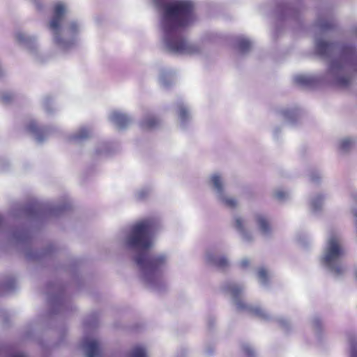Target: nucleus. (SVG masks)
<instances>
[{
	"label": "nucleus",
	"instance_id": "38",
	"mask_svg": "<svg viewBox=\"0 0 357 357\" xmlns=\"http://www.w3.org/2000/svg\"><path fill=\"white\" fill-rule=\"evenodd\" d=\"M354 215L357 218V212L354 213Z\"/></svg>",
	"mask_w": 357,
	"mask_h": 357
},
{
	"label": "nucleus",
	"instance_id": "7",
	"mask_svg": "<svg viewBox=\"0 0 357 357\" xmlns=\"http://www.w3.org/2000/svg\"><path fill=\"white\" fill-rule=\"evenodd\" d=\"M335 44L328 43L322 40H318L316 43V50L321 56H325L329 54L333 50Z\"/></svg>",
	"mask_w": 357,
	"mask_h": 357
},
{
	"label": "nucleus",
	"instance_id": "37",
	"mask_svg": "<svg viewBox=\"0 0 357 357\" xmlns=\"http://www.w3.org/2000/svg\"><path fill=\"white\" fill-rule=\"evenodd\" d=\"M355 277H356V278L357 280V270L355 271Z\"/></svg>",
	"mask_w": 357,
	"mask_h": 357
},
{
	"label": "nucleus",
	"instance_id": "20",
	"mask_svg": "<svg viewBox=\"0 0 357 357\" xmlns=\"http://www.w3.org/2000/svg\"><path fill=\"white\" fill-rule=\"evenodd\" d=\"M350 82L351 79L349 77L347 76L339 77L337 81V84L342 87L347 86L349 84Z\"/></svg>",
	"mask_w": 357,
	"mask_h": 357
},
{
	"label": "nucleus",
	"instance_id": "23",
	"mask_svg": "<svg viewBox=\"0 0 357 357\" xmlns=\"http://www.w3.org/2000/svg\"><path fill=\"white\" fill-rule=\"evenodd\" d=\"M178 115H179V117L182 120H185L187 119V117H188V110L185 108H184V107H181L179 109Z\"/></svg>",
	"mask_w": 357,
	"mask_h": 357
},
{
	"label": "nucleus",
	"instance_id": "3",
	"mask_svg": "<svg viewBox=\"0 0 357 357\" xmlns=\"http://www.w3.org/2000/svg\"><path fill=\"white\" fill-rule=\"evenodd\" d=\"M344 253V250L340 244L338 237L334 234H331L327 243L323 261L326 266L331 268L332 271L336 275H341L343 273V268L341 266L333 267V264L342 257Z\"/></svg>",
	"mask_w": 357,
	"mask_h": 357
},
{
	"label": "nucleus",
	"instance_id": "19",
	"mask_svg": "<svg viewBox=\"0 0 357 357\" xmlns=\"http://www.w3.org/2000/svg\"><path fill=\"white\" fill-rule=\"evenodd\" d=\"M67 29L70 34L76 35L79 31V26L76 22H73L68 25Z\"/></svg>",
	"mask_w": 357,
	"mask_h": 357
},
{
	"label": "nucleus",
	"instance_id": "21",
	"mask_svg": "<svg viewBox=\"0 0 357 357\" xmlns=\"http://www.w3.org/2000/svg\"><path fill=\"white\" fill-rule=\"evenodd\" d=\"M258 277L261 282H266L268 280V273L264 268H260L258 271Z\"/></svg>",
	"mask_w": 357,
	"mask_h": 357
},
{
	"label": "nucleus",
	"instance_id": "36",
	"mask_svg": "<svg viewBox=\"0 0 357 357\" xmlns=\"http://www.w3.org/2000/svg\"><path fill=\"white\" fill-rule=\"evenodd\" d=\"M2 223H3V218H2V217L0 215V227L1 226Z\"/></svg>",
	"mask_w": 357,
	"mask_h": 357
},
{
	"label": "nucleus",
	"instance_id": "4",
	"mask_svg": "<svg viewBox=\"0 0 357 357\" xmlns=\"http://www.w3.org/2000/svg\"><path fill=\"white\" fill-rule=\"evenodd\" d=\"M66 13L65 6L62 3H57L54 8V15L50 23V28L58 33L59 29L60 27L61 22L63 15Z\"/></svg>",
	"mask_w": 357,
	"mask_h": 357
},
{
	"label": "nucleus",
	"instance_id": "10",
	"mask_svg": "<svg viewBox=\"0 0 357 357\" xmlns=\"http://www.w3.org/2000/svg\"><path fill=\"white\" fill-rule=\"evenodd\" d=\"M296 84L298 85L310 86L314 83V79L306 75H298L294 78Z\"/></svg>",
	"mask_w": 357,
	"mask_h": 357
},
{
	"label": "nucleus",
	"instance_id": "17",
	"mask_svg": "<svg viewBox=\"0 0 357 357\" xmlns=\"http://www.w3.org/2000/svg\"><path fill=\"white\" fill-rule=\"evenodd\" d=\"M90 132L87 128H81L74 136L75 139H84L89 137Z\"/></svg>",
	"mask_w": 357,
	"mask_h": 357
},
{
	"label": "nucleus",
	"instance_id": "13",
	"mask_svg": "<svg viewBox=\"0 0 357 357\" xmlns=\"http://www.w3.org/2000/svg\"><path fill=\"white\" fill-rule=\"evenodd\" d=\"M237 43L239 50L242 52L248 51L252 46L250 41L244 38H239Z\"/></svg>",
	"mask_w": 357,
	"mask_h": 357
},
{
	"label": "nucleus",
	"instance_id": "25",
	"mask_svg": "<svg viewBox=\"0 0 357 357\" xmlns=\"http://www.w3.org/2000/svg\"><path fill=\"white\" fill-rule=\"evenodd\" d=\"M333 24L332 22H323V23H321V24H320V27L323 30L331 29L333 28Z\"/></svg>",
	"mask_w": 357,
	"mask_h": 357
},
{
	"label": "nucleus",
	"instance_id": "27",
	"mask_svg": "<svg viewBox=\"0 0 357 357\" xmlns=\"http://www.w3.org/2000/svg\"><path fill=\"white\" fill-rule=\"evenodd\" d=\"M16 38H17V40L21 43L25 42L26 40L25 36L22 33H17L16 35Z\"/></svg>",
	"mask_w": 357,
	"mask_h": 357
},
{
	"label": "nucleus",
	"instance_id": "22",
	"mask_svg": "<svg viewBox=\"0 0 357 357\" xmlns=\"http://www.w3.org/2000/svg\"><path fill=\"white\" fill-rule=\"evenodd\" d=\"M225 204L229 208H234L237 205V202L231 198H225L223 200Z\"/></svg>",
	"mask_w": 357,
	"mask_h": 357
},
{
	"label": "nucleus",
	"instance_id": "32",
	"mask_svg": "<svg viewBox=\"0 0 357 357\" xmlns=\"http://www.w3.org/2000/svg\"><path fill=\"white\" fill-rule=\"evenodd\" d=\"M354 51V48L351 47L348 48V50H345L344 52L347 54H351V53H353Z\"/></svg>",
	"mask_w": 357,
	"mask_h": 357
},
{
	"label": "nucleus",
	"instance_id": "24",
	"mask_svg": "<svg viewBox=\"0 0 357 357\" xmlns=\"http://www.w3.org/2000/svg\"><path fill=\"white\" fill-rule=\"evenodd\" d=\"M287 196V193L282 190H278L275 192V197L278 199L282 200Z\"/></svg>",
	"mask_w": 357,
	"mask_h": 357
},
{
	"label": "nucleus",
	"instance_id": "8",
	"mask_svg": "<svg viewBox=\"0 0 357 357\" xmlns=\"http://www.w3.org/2000/svg\"><path fill=\"white\" fill-rule=\"evenodd\" d=\"M256 221L258 225L259 229L262 234H266L271 231V227L270 222L265 216L262 215H257Z\"/></svg>",
	"mask_w": 357,
	"mask_h": 357
},
{
	"label": "nucleus",
	"instance_id": "6",
	"mask_svg": "<svg viewBox=\"0 0 357 357\" xmlns=\"http://www.w3.org/2000/svg\"><path fill=\"white\" fill-rule=\"evenodd\" d=\"M111 120L116 123L119 128H126L130 122V119L126 115L119 112H114L112 114Z\"/></svg>",
	"mask_w": 357,
	"mask_h": 357
},
{
	"label": "nucleus",
	"instance_id": "15",
	"mask_svg": "<svg viewBox=\"0 0 357 357\" xmlns=\"http://www.w3.org/2000/svg\"><path fill=\"white\" fill-rule=\"evenodd\" d=\"M212 261L213 264L219 268H225L227 267L229 264L227 259L223 257L213 258Z\"/></svg>",
	"mask_w": 357,
	"mask_h": 357
},
{
	"label": "nucleus",
	"instance_id": "14",
	"mask_svg": "<svg viewBox=\"0 0 357 357\" xmlns=\"http://www.w3.org/2000/svg\"><path fill=\"white\" fill-rule=\"evenodd\" d=\"M158 119L154 116H148L142 122V126L146 129H151L154 128L158 124Z\"/></svg>",
	"mask_w": 357,
	"mask_h": 357
},
{
	"label": "nucleus",
	"instance_id": "26",
	"mask_svg": "<svg viewBox=\"0 0 357 357\" xmlns=\"http://www.w3.org/2000/svg\"><path fill=\"white\" fill-rule=\"evenodd\" d=\"M235 227L238 230L243 229V221L241 218H236L235 220Z\"/></svg>",
	"mask_w": 357,
	"mask_h": 357
},
{
	"label": "nucleus",
	"instance_id": "35",
	"mask_svg": "<svg viewBox=\"0 0 357 357\" xmlns=\"http://www.w3.org/2000/svg\"><path fill=\"white\" fill-rule=\"evenodd\" d=\"M251 312H256V313H258V312H261V311H260L259 310H258V309H256V310H255L252 311Z\"/></svg>",
	"mask_w": 357,
	"mask_h": 357
},
{
	"label": "nucleus",
	"instance_id": "18",
	"mask_svg": "<svg viewBox=\"0 0 357 357\" xmlns=\"http://www.w3.org/2000/svg\"><path fill=\"white\" fill-rule=\"evenodd\" d=\"M353 141L349 139V138H347V139H343L340 144V149L343 151H347L350 147H351V146L353 145Z\"/></svg>",
	"mask_w": 357,
	"mask_h": 357
},
{
	"label": "nucleus",
	"instance_id": "16",
	"mask_svg": "<svg viewBox=\"0 0 357 357\" xmlns=\"http://www.w3.org/2000/svg\"><path fill=\"white\" fill-rule=\"evenodd\" d=\"M211 181L213 182V186L217 190L218 192H222V183L220 177L218 175H213L211 177Z\"/></svg>",
	"mask_w": 357,
	"mask_h": 357
},
{
	"label": "nucleus",
	"instance_id": "29",
	"mask_svg": "<svg viewBox=\"0 0 357 357\" xmlns=\"http://www.w3.org/2000/svg\"><path fill=\"white\" fill-rule=\"evenodd\" d=\"M13 96L10 94H5L2 96V100L3 102H7L12 100Z\"/></svg>",
	"mask_w": 357,
	"mask_h": 357
},
{
	"label": "nucleus",
	"instance_id": "28",
	"mask_svg": "<svg viewBox=\"0 0 357 357\" xmlns=\"http://www.w3.org/2000/svg\"><path fill=\"white\" fill-rule=\"evenodd\" d=\"M10 357H26V356L23 353L15 351V352H13L10 355Z\"/></svg>",
	"mask_w": 357,
	"mask_h": 357
},
{
	"label": "nucleus",
	"instance_id": "33",
	"mask_svg": "<svg viewBox=\"0 0 357 357\" xmlns=\"http://www.w3.org/2000/svg\"><path fill=\"white\" fill-rule=\"evenodd\" d=\"M351 357H357V351L356 349H353L351 353Z\"/></svg>",
	"mask_w": 357,
	"mask_h": 357
},
{
	"label": "nucleus",
	"instance_id": "30",
	"mask_svg": "<svg viewBox=\"0 0 357 357\" xmlns=\"http://www.w3.org/2000/svg\"><path fill=\"white\" fill-rule=\"evenodd\" d=\"M245 352L248 357H252L254 355L253 351L252 349H250V348H245Z\"/></svg>",
	"mask_w": 357,
	"mask_h": 357
},
{
	"label": "nucleus",
	"instance_id": "5",
	"mask_svg": "<svg viewBox=\"0 0 357 357\" xmlns=\"http://www.w3.org/2000/svg\"><path fill=\"white\" fill-rule=\"evenodd\" d=\"M87 357H100L99 344L96 340L86 339L83 343Z\"/></svg>",
	"mask_w": 357,
	"mask_h": 357
},
{
	"label": "nucleus",
	"instance_id": "11",
	"mask_svg": "<svg viewBox=\"0 0 357 357\" xmlns=\"http://www.w3.org/2000/svg\"><path fill=\"white\" fill-rule=\"evenodd\" d=\"M226 289L228 293L231 294L234 298H238L242 292L241 287L236 284H228L226 287Z\"/></svg>",
	"mask_w": 357,
	"mask_h": 357
},
{
	"label": "nucleus",
	"instance_id": "1",
	"mask_svg": "<svg viewBox=\"0 0 357 357\" xmlns=\"http://www.w3.org/2000/svg\"><path fill=\"white\" fill-rule=\"evenodd\" d=\"M153 1L163 10L164 31L169 50L174 53H193V47L183 38L176 37V33L178 29L190 26L195 20L194 4L188 0H176L170 3L165 0Z\"/></svg>",
	"mask_w": 357,
	"mask_h": 357
},
{
	"label": "nucleus",
	"instance_id": "31",
	"mask_svg": "<svg viewBox=\"0 0 357 357\" xmlns=\"http://www.w3.org/2000/svg\"><path fill=\"white\" fill-rule=\"evenodd\" d=\"M249 261L248 259H243L241 262V266L242 268H245L249 265Z\"/></svg>",
	"mask_w": 357,
	"mask_h": 357
},
{
	"label": "nucleus",
	"instance_id": "9",
	"mask_svg": "<svg viewBox=\"0 0 357 357\" xmlns=\"http://www.w3.org/2000/svg\"><path fill=\"white\" fill-rule=\"evenodd\" d=\"M28 130L36 134L39 142L43 139V130L37 125L35 121H31L28 125Z\"/></svg>",
	"mask_w": 357,
	"mask_h": 357
},
{
	"label": "nucleus",
	"instance_id": "34",
	"mask_svg": "<svg viewBox=\"0 0 357 357\" xmlns=\"http://www.w3.org/2000/svg\"><path fill=\"white\" fill-rule=\"evenodd\" d=\"M55 41L57 43H60L61 42V39L60 38V37L59 36H55Z\"/></svg>",
	"mask_w": 357,
	"mask_h": 357
},
{
	"label": "nucleus",
	"instance_id": "12",
	"mask_svg": "<svg viewBox=\"0 0 357 357\" xmlns=\"http://www.w3.org/2000/svg\"><path fill=\"white\" fill-rule=\"evenodd\" d=\"M128 357H146V350L141 346H136L132 348Z\"/></svg>",
	"mask_w": 357,
	"mask_h": 357
},
{
	"label": "nucleus",
	"instance_id": "2",
	"mask_svg": "<svg viewBox=\"0 0 357 357\" xmlns=\"http://www.w3.org/2000/svg\"><path fill=\"white\" fill-rule=\"evenodd\" d=\"M156 222L152 218L142 220L132 227L131 234L128 237V243L130 247L140 250L135 258L137 265L143 272L149 282H152L160 275V268L165 263L163 255L151 257L148 250L152 246V235Z\"/></svg>",
	"mask_w": 357,
	"mask_h": 357
}]
</instances>
